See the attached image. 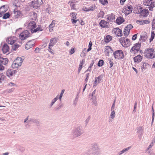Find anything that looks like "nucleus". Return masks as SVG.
Instances as JSON below:
<instances>
[{
  "instance_id": "obj_25",
  "label": "nucleus",
  "mask_w": 155,
  "mask_h": 155,
  "mask_svg": "<svg viewBox=\"0 0 155 155\" xmlns=\"http://www.w3.org/2000/svg\"><path fill=\"white\" fill-rule=\"evenodd\" d=\"M147 38V33L144 32L140 35V39L143 41H145Z\"/></svg>"
},
{
  "instance_id": "obj_41",
  "label": "nucleus",
  "mask_w": 155,
  "mask_h": 155,
  "mask_svg": "<svg viewBox=\"0 0 155 155\" xmlns=\"http://www.w3.org/2000/svg\"><path fill=\"white\" fill-rule=\"evenodd\" d=\"M104 13L103 11H101L99 14L97 15V18H103L104 16Z\"/></svg>"
},
{
  "instance_id": "obj_19",
  "label": "nucleus",
  "mask_w": 155,
  "mask_h": 155,
  "mask_svg": "<svg viewBox=\"0 0 155 155\" xmlns=\"http://www.w3.org/2000/svg\"><path fill=\"white\" fill-rule=\"evenodd\" d=\"M104 49L105 52L107 54V55L108 56L109 55V53L112 52L113 51L111 48L109 46L105 47Z\"/></svg>"
},
{
  "instance_id": "obj_28",
  "label": "nucleus",
  "mask_w": 155,
  "mask_h": 155,
  "mask_svg": "<svg viewBox=\"0 0 155 155\" xmlns=\"http://www.w3.org/2000/svg\"><path fill=\"white\" fill-rule=\"evenodd\" d=\"M30 6L35 8H37L39 7L37 4H36V1H33L31 2Z\"/></svg>"
},
{
  "instance_id": "obj_14",
  "label": "nucleus",
  "mask_w": 155,
  "mask_h": 155,
  "mask_svg": "<svg viewBox=\"0 0 155 155\" xmlns=\"http://www.w3.org/2000/svg\"><path fill=\"white\" fill-rule=\"evenodd\" d=\"M16 73V70H8L6 72V75L9 78L14 76Z\"/></svg>"
},
{
  "instance_id": "obj_26",
  "label": "nucleus",
  "mask_w": 155,
  "mask_h": 155,
  "mask_svg": "<svg viewBox=\"0 0 155 155\" xmlns=\"http://www.w3.org/2000/svg\"><path fill=\"white\" fill-rule=\"evenodd\" d=\"M107 22L105 21L101 20L100 22V26L103 28H108V26L106 24Z\"/></svg>"
},
{
  "instance_id": "obj_24",
  "label": "nucleus",
  "mask_w": 155,
  "mask_h": 155,
  "mask_svg": "<svg viewBox=\"0 0 155 155\" xmlns=\"http://www.w3.org/2000/svg\"><path fill=\"white\" fill-rule=\"evenodd\" d=\"M115 31L114 33L118 36H121L122 35V31L119 28H116L114 29Z\"/></svg>"
},
{
  "instance_id": "obj_17",
  "label": "nucleus",
  "mask_w": 155,
  "mask_h": 155,
  "mask_svg": "<svg viewBox=\"0 0 155 155\" xmlns=\"http://www.w3.org/2000/svg\"><path fill=\"white\" fill-rule=\"evenodd\" d=\"M9 46L6 44H4L2 46V51L4 54L8 52L9 51Z\"/></svg>"
},
{
  "instance_id": "obj_3",
  "label": "nucleus",
  "mask_w": 155,
  "mask_h": 155,
  "mask_svg": "<svg viewBox=\"0 0 155 155\" xmlns=\"http://www.w3.org/2000/svg\"><path fill=\"white\" fill-rule=\"evenodd\" d=\"M83 133V131L81 129V127L78 126L72 130V135L73 137L75 138L79 136Z\"/></svg>"
},
{
  "instance_id": "obj_34",
  "label": "nucleus",
  "mask_w": 155,
  "mask_h": 155,
  "mask_svg": "<svg viewBox=\"0 0 155 155\" xmlns=\"http://www.w3.org/2000/svg\"><path fill=\"white\" fill-rule=\"evenodd\" d=\"M43 30V29L41 28L39 26L36 29H35L31 31V33H33L34 32H36L38 31H41Z\"/></svg>"
},
{
  "instance_id": "obj_57",
  "label": "nucleus",
  "mask_w": 155,
  "mask_h": 155,
  "mask_svg": "<svg viewBox=\"0 0 155 155\" xmlns=\"http://www.w3.org/2000/svg\"><path fill=\"white\" fill-rule=\"evenodd\" d=\"M150 6L148 7L150 11H152L153 8L154 7V4H152L150 5Z\"/></svg>"
},
{
  "instance_id": "obj_9",
  "label": "nucleus",
  "mask_w": 155,
  "mask_h": 155,
  "mask_svg": "<svg viewBox=\"0 0 155 155\" xmlns=\"http://www.w3.org/2000/svg\"><path fill=\"white\" fill-rule=\"evenodd\" d=\"M142 8H140L138 10L139 12H140V15H141L144 17H146L148 15L149 11L147 9L142 10Z\"/></svg>"
},
{
  "instance_id": "obj_31",
  "label": "nucleus",
  "mask_w": 155,
  "mask_h": 155,
  "mask_svg": "<svg viewBox=\"0 0 155 155\" xmlns=\"http://www.w3.org/2000/svg\"><path fill=\"white\" fill-rule=\"evenodd\" d=\"M75 3L74 1H71L69 2L68 4H70L71 9H75Z\"/></svg>"
},
{
  "instance_id": "obj_27",
  "label": "nucleus",
  "mask_w": 155,
  "mask_h": 155,
  "mask_svg": "<svg viewBox=\"0 0 155 155\" xmlns=\"http://www.w3.org/2000/svg\"><path fill=\"white\" fill-rule=\"evenodd\" d=\"M23 59L21 57H18L15 60V62H16L18 63L19 65L21 66L22 62L23 61Z\"/></svg>"
},
{
  "instance_id": "obj_44",
  "label": "nucleus",
  "mask_w": 155,
  "mask_h": 155,
  "mask_svg": "<svg viewBox=\"0 0 155 155\" xmlns=\"http://www.w3.org/2000/svg\"><path fill=\"white\" fill-rule=\"evenodd\" d=\"M133 28V26L131 24H129L126 26L125 28L126 29H127L128 31H130V29Z\"/></svg>"
},
{
  "instance_id": "obj_30",
  "label": "nucleus",
  "mask_w": 155,
  "mask_h": 155,
  "mask_svg": "<svg viewBox=\"0 0 155 155\" xmlns=\"http://www.w3.org/2000/svg\"><path fill=\"white\" fill-rule=\"evenodd\" d=\"M14 16H15L16 18H18L20 16L21 12L18 10H15L14 12Z\"/></svg>"
},
{
  "instance_id": "obj_56",
  "label": "nucleus",
  "mask_w": 155,
  "mask_h": 155,
  "mask_svg": "<svg viewBox=\"0 0 155 155\" xmlns=\"http://www.w3.org/2000/svg\"><path fill=\"white\" fill-rule=\"evenodd\" d=\"M64 104H60L58 106V107L57 108L56 110H59L60 109H61L62 107L64 106Z\"/></svg>"
},
{
  "instance_id": "obj_64",
  "label": "nucleus",
  "mask_w": 155,
  "mask_h": 155,
  "mask_svg": "<svg viewBox=\"0 0 155 155\" xmlns=\"http://www.w3.org/2000/svg\"><path fill=\"white\" fill-rule=\"evenodd\" d=\"M137 34H137L134 35L132 37V39L133 40H135L137 38Z\"/></svg>"
},
{
  "instance_id": "obj_42",
  "label": "nucleus",
  "mask_w": 155,
  "mask_h": 155,
  "mask_svg": "<svg viewBox=\"0 0 155 155\" xmlns=\"http://www.w3.org/2000/svg\"><path fill=\"white\" fill-rule=\"evenodd\" d=\"M130 31H128L127 29H126V28H125L124 31V36H128L130 33Z\"/></svg>"
},
{
  "instance_id": "obj_1",
  "label": "nucleus",
  "mask_w": 155,
  "mask_h": 155,
  "mask_svg": "<svg viewBox=\"0 0 155 155\" xmlns=\"http://www.w3.org/2000/svg\"><path fill=\"white\" fill-rule=\"evenodd\" d=\"M90 151V155H98L100 153V148L97 144L93 143L91 145Z\"/></svg>"
},
{
  "instance_id": "obj_40",
  "label": "nucleus",
  "mask_w": 155,
  "mask_h": 155,
  "mask_svg": "<svg viewBox=\"0 0 155 155\" xmlns=\"http://www.w3.org/2000/svg\"><path fill=\"white\" fill-rule=\"evenodd\" d=\"M112 112H111L110 114V117L112 119H114V118L115 117V111L114 110H112Z\"/></svg>"
},
{
  "instance_id": "obj_22",
  "label": "nucleus",
  "mask_w": 155,
  "mask_h": 155,
  "mask_svg": "<svg viewBox=\"0 0 155 155\" xmlns=\"http://www.w3.org/2000/svg\"><path fill=\"white\" fill-rule=\"evenodd\" d=\"M143 3L144 5L149 6L152 4H154L153 2H152V0H144Z\"/></svg>"
},
{
  "instance_id": "obj_45",
  "label": "nucleus",
  "mask_w": 155,
  "mask_h": 155,
  "mask_svg": "<svg viewBox=\"0 0 155 155\" xmlns=\"http://www.w3.org/2000/svg\"><path fill=\"white\" fill-rule=\"evenodd\" d=\"M36 1V4H37L39 7L43 3V2L42 0H37Z\"/></svg>"
},
{
  "instance_id": "obj_54",
  "label": "nucleus",
  "mask_w": 155,
  "mask_h": 155,
  "mask_svg": "<svg viewBox=\"0 0 155 155\" xmlns=\"http://www.w3.org/2000/svg\"><path fill=\"white\" fill-rule=\"evenodd\" d=\"M124 11L125 12V14L127 15L130 13H131L132 12V10H125V9H124Z\"/></svg>"
},
{
  "instance_id": "obj_8",
  "label": "nucleus",
  "mask_w": 155,
  "mask_h": 155,
  "mask_svg": "<svg viewBox=\"0 0 155 155\" xmlns=\"http://www.w3.org/2000/svg\"><path fill=\"white\" fill-rule=\"evenodd\" d=\"M140 46V44L139 43L134 44V46H133L130 49V51L133 52L134 53L138 51H139Z\"/></svg>"
},
{
  "instance_id": "obj_58",
  "label": "nucleus",
  "mask_w": 155,
  "mask_h": 155,
  "mask_svg": "<svg viewBox=\"0 0 155 155\" xmlns=\"http://www.w3.org/2000/svg\"><path fill=\"white\" fill-rule=\"evenodd\" d=\"M115 100L114 101V102L113 103L112 106L111 107V110H114V109L115 107Z\"/></svg>"
},
{
  "instance_id": "obj_38",
  "label": "nucleus",
  "mask_w": 155,
  "mask_h": 155,
  "mask_svg": "<svg viewBox=\"0 0 155 155\" xmlns=\"http://www.w3.org/2000/svg\"><path fill=\"white\" fill-rule=\"evenodd\" d=\"M125 10H132L133 9L132 6L130 5H128L125 6V8H124Z\"/></svg>"
},
{
  "instance_id": "obj_21",
  "label": "nucleus",
  "mask_w": 155,
  "mask_h": 155,
  "mask_svg": "<svg viewBox=\"0 0 155 155\" xmlns=\"http://www.w3.org/2000/svg\"><path fill=\"white\" fill-rule=\"evenodd\" d=\"M124 21L123 18L121 17H118L116 19V21L118 25H120L123 23Z\"/></svg>"
},
{
  "instance_id": "obj_6",
  "label": "nucleus",
  "mask_w": 155,
  "mask_h": 155,
  "mask_svg": "<svg viewBox=\"0 0 155 155\" xmlns=\"http://www.w3.org/2000/svg\"><path fill=\"white\" fill-rule=\"evenodd\" d=\"M30 33L27 31L25 30L22 32L20 34L19 38L21 40H24L30 36Z\"/></svg>"
},
{
  "instance_id": "obj_43",
  "label": "nucleus",
  "mask_w": 155,
  "mask_h": 155,
  "mask_svg": "<svg viewBox=\"0 0 155 155\" xmlns=\"http://www.w3.org/2000/svg\"><path fill=\"white\" fill-rule=\"evenodd\" d=\"M95 8V6L94 5H92L88 8V12L90 11H93Z\"/></svg>"
},
{
  "instance_id": "obj_20",
  "label": "nucleus",
  "mask_w": 155,
  "mask_h": 155,
  "mask_svg": "<svg viewBox=\"0 0 155 155\" xmlns=\"http://www.w3.org/2000/svg\"><path fill=\"white\" fill-rule=\"evenodd\" d=\"M142 59V57L140 55H138L134 58V62L137 63L140 62Z\"/></svg>"
},
{
  "instance_id": "obj_50",
  "label": "nucleus",
  "mask_w": 155,
  "mask_h": 155,
  "mask_svg": "<svg viewBox=\"0 0 155 155\" xmlns=\"http://www.w3.org/2000/svg\"><path fill=\"white\" fill-rule=\"evenodd\" d=\"M147 65V64L143 63L142 66H141V69L142 71H143L146 69V68L145 67L146 66V65Z\"/></svg>"
},
{
  "instance_id": "obj_53",
  "label": "nucleus",
  "mask_w": 155,
  "mask_h": 155,
  "mask_svg": "<svg viewBox=\"0 0 155 155\" xmlns=\"http://www.w3.org/2000/svg\"><path fill=\"white\" fill-rule=\"evenodd\" d=\"M100 2L103 5H105L108 3L107 0H99Z\"/></svg>"
},
{
  "instance_id": "obj_61",
  "label": "nucleus",
  "mask_w": 155,
  "mask_h": 155,
  "mask_svg": "<svg viewBox=\"0 0 155 155\" xmlns=\"http://www.w3.org/2000/svg\"><path fill=\"white\" fill-rule=\"evenodd\" d=\"M2 65V64H0V71H3L5 69L4 67Z\"/></svg>"
},
{
  "instance_id": "obj_23",
  "label": "nucleus",
  "mask_w": 155,
  "mask_h": 155,
  "mask_svg": "<svg viewBox=\"0 0 155 155\" xmlns=\"http://www.w3.org/2000/svg\"><path fill=\"white\" fill-rule=\"evenodd\" d=\"M28 122L29 123H32L35 124L37 125L39 124L40 122L37 120L33 118H30L28 121Z\"/></svg>"
},
{
  "instance_id": "obj_2",
  "label": "nucleus",
  "mask_w": 155,
  "mask_h": 155,
  "mask_svg": "<svg viewBox=\"0 0 155 155\" xmlns=\"http://www.w3.org/2000/svg\"><path fill=\"white\" fill-rule=\"evenodd\" d=\"M155 51L153 49L149 48L146 49L144 52V56L148 58L152 59L155 57Z\"/></svg>"
},
{
  "instance_id": "obj_49",
  "label": "nucleus",
  "mask_w": 155,
  "mask_h": 155,
  "mask_svg": "<svg viewBox=\"0 0 155 155\" xmlns=\"http://www.w3.org/2000/svg\"><path fill=\"white\" fill-rule=\"evenodd\" d=\"M104 61L103 60H100L99 61V62L98 63V64H97L98 66L99 67L102 66L104 64Z\"/></svg>"
},
{
  "instance_id": "obj_29",
  "label": "nucleus",
  "mask_w": 155,
  "mask_h": 155,
  "mask_svg": "<svg viewBox=\"0 0 155 155\" xmlns=\"http://www.w3.org/2000/svg\"><path fill=\"white\" fill-rule=\"evenodd\" d=\"M30 41H28L25 45V48L26 49L28 50L33 47L34 44H31Z\"/></svg>"
},
{
  "instance_id": "obj_7",
  "label": "nucleus",
  "mask_w": 155,
  "mask_h": 155,
  "mask_svg": "<svg viewBox=\"0 0 155 155\" xmlns=\"http://www.w3.org/2000/svg\"><path fill=\"white\" fill-rule=\"evenodd\" d=\"M95 91L96 90H95L92 92V94L89 95V97L91 98V100L92 104L95 106H96L97 105V101L96 96L95 95Z\"/></svg>"
},
{
  "instance_id": "obj_16",
  "label": "nucleus",
  "mask_w": 155,
  "mask_h": 155,
  "mask_svg": "<svg viewBox=\"0 0 155 155\" xmlns=\"http://www.w3.org/2000/svg\"><path fill=\"white\" fill-rule=\"evenodd\" d=\"M8 60L6 58L0 57V64L4 65H6L8 63Z\"/></svg>"
},
{
  "instance_id": "obj_33",
  "label": "nucleus",
  "mask_w": 155,
  "mask_h": 155,
  "mask_svg": "<svg viewBox=\"0 0 155 155\" xmlns=\"http://www.w3.org/2000/svg\"><path fill=\"white\" fill-rule=\"evenodd\" d=\"M112 37L109 35H107L104 39L105 41L106 42H108L112 40Z\"/></svg>"
},
{
  "instance_id": "obj_47",
  "label": "nucleus",
  "mask_w": 155,
  "mask_h": 155,
  "mask_svg": "<svg viewBox=\"0 0 155 155\" xmlns=\"http://www.w3.org/2000/svg\"><path fill=\"white\" fill-rule=\"evenodd\" d=\"M20 45L18 44H15L12 46V48L15 51L20 46Z\"/></svg>"
},
{
  "instance_id": "obj_63",
  "label": "nucleus",
  "mask_w": 155,
  "mask_h": 155,
  "mask_svg": "<svg viewBox=\"0 0 155 155\" xmlns=\"http://www.w3.org/2000/svg\"><path fill=\"white\" fill-rule=\"evenodd\" d=\"M14 90V89L12 88L10 89H8L6 91L8 93H10L12 92Z\"/></svg>"
},
{
  "instance_id": "obj_13",
  "label": "nucleus",
  "mask_w": 155,
  "mask_h": 155,
  "mask_svg": "<svg viewBox=\"0 0 155 155\" xmlns=\"http://www.w3.org/2000/svg\"><path fill=\"white\" fill-rule=\"evenodd\" d=\"M28 27L31 32V31L33 30V29L36 27V24L34 21H31L28 24Z\"/></svg>"
},
{
  "instance_id": "obj_46",
  "label": "nucleus",
  "mask_w": 155,
  "mask_h": 155,
  "mask_svg": "<svg viewBox=\"0 0 155 155\" xmlns=\"http://www.w3.org/2000/svg\"><path fill=\"white\" fill-rule=\"evenodd\" d=\"M4 76L3 73L0 72V83L2 82L4 80Z\"/></svg>"
},
{
  "instance_id": "obj_52",
  "label": "nucleus",
  "mask_w": 155,
  "mask_h": 155,
  "mask_svg": "<svg viewBox=\"0 0 155 155\" xmlns=\"http://www.w3.org/2000/svg\"><path fill=\"white\" fill-rule=\"evenodd\" d=\"M92 45V43L91 41H90L88 45V52L89 51H91V47Z\"/></svg>"
},
{
  "instance_id": "obj_32",
  "label": "nucleus",
  "mask_w": 155,
  "mask_h": 155,
  "mask_svg": "<svg viewBox=\"0 0 155 155\" xmlns=\"http://www.w3.org/2000/svg\"><path fill=\"white\" fill-rule=\"evenodd\" d=\"M21 66L19 65V64L16 62H15L14 61L12 65V67L13 68H18L19 67Z\"/></svg>"
},
{
  "instance_id": "obj_4",
  "label": "nucleus",
  "mask_w": 155,
  "mask_h": 155,
  "mask_svg": "<svg viewBox=\"0 0 155 155\" xmlns=\"http://www.w3.org/2000/svg\"><path fill=\"white\" fill-rule=\"evenodd\" d=\"M114 57L115 59L120 60L123 59L124 54L121 50H118L114 51L113 53Z\"/></svg>"
},
{
  "instance_id": "obj_60",
  "label": "nucleus",
  "mask_w": 155,
  "mask_h": 155,
  "mask_svg": "<svg viewBox=\"0 0 155 155\" xmlns=\"http://www.w3.org/2000/svg\"><path fill=\"white\" fill-rule=\"evenodd\" d=\"M142 22L143 23V25L145 24H149L150 23V21H148L147 20H144L142 21Z\"/></svg>"
},
{
  "instance_id": "obj_18",
  "label": "nucleus",
  "mask_w": 155,
  "mask_h": 155,
  "mask_svg": "<svg viewBox=\"0 0 155 155\" xmlns=\"http://www.w3.org/2000/svg\"><path fill=\"white\" fill-rule=\"evenodd\" d=\"M57 42V40L56 38H52L50 40V42L49 45V48L53 47Z\"/></svg>"
},
{
  "instance_id": "obj_12",
  "label": "nucleus",
  "mask_w": 155,
  "mask_h": 155,
  "mask_svg": "<svg viewBox=\"0 0 155 155\" xmlns=\"http://www.w3.org/2000/svg\"><path fill=\"white\" fill-rule=\"evenodd\" d=\"M103 76L102 75H101L95 78V80L94 82L93 87L96 86V85L102 80Z\"/></svg>"
},
{
  "instance_id": "obj_51",
  "label": "nucleus",
  "mask_w": 155,
  "mask_h": 155,
  "mask_svg": "<svg viewBox=\"0 0 155 155\" xmlns=\"http://www.w3.org/2000/svg\"><path fill=\"white\" fill-rule=\"evenodd\" d=\"M112 60H111V59H110V58H108V61L109 62V63L110 64V68H111L113 66V62Z\"/></svg>"
},
{
  "instance_id": "obj_37",
  "label": "nucleus",
  "mask_w": 155,
  "mask_h": 155,
  "mask_svg": "<svg viewBox=\"0 0 155 155\" xmlns=\"http://www.w3.org/2000/svg\"><path fill=\"white\" fill-rule=\"evenodd\" d=\"M65 91V90L63 89L61 90V92L60 94L59 97H58V99L60 101H61V98L62 97L63 94L64 93Z\"/></svg>"
},
{
  "instance_id": "obj_39",
  "label": "nucleus",
  "mask_w": 155,
  "mask_h": 155,
  "mask_svg": "<svg viewBox=\"0 0 155 155\" xmlns=\"http://www.w3.org/2000/svg\"><path fill=\"white\" fill-rule=\"evenodd\" d=\"M131 148V147H129L127 148H126L120 151L121 153H122V154L124 153L125 152L129 150Z\"/></svg>"
},
{
  "instance_id": "obj_5",
  "label": "nucleus",
  "mask_w": 155,
  "mask_h": 155,
  "mask_svg": "<svg viewBox=\"0 0 155 155\" xmlns=\"http://www.w3.org/2000/svg\"><path fill=\"white\" fill-rule=\"evenodd\" d=\"M120 41L122 46L124 47H128L130 44V40L125 37L120 38Z\"/></svg>"
},
{
  "instance_id": "obj_15",
  "label": "nucleus",
  "mask_w": 155,
  "mask_h": 155,
  "mask_svg": "<svg viewBox=\"0 0 155 155\" xmlns=\"http://www.w3.org/2000/svg\"><path fill=\"white\" fill-rule=\"evenodd\" d=\"M137 129L139 137L140 139H141L143 133V129L142 127L140 126L137 127Z\"/></svg>"
},
{
  "instance_id": "obj_55",
  "label": "nucleus",
  "mask_w": 155,
  "mask_h": 155,
  "mask_svg": "<svg viewBox=\"0 0 155 155\" xmlns=\"http://www.w3.org/2000/svg\"><path fill=\"white\" fill-rule=\"evenodd\" d=\"M152 111H153V113H152V124L153 123L154 120V116H155L154 111V110H153V107H152Z\"/></svg>"
},
{
  "instance_id": "obj_59",
  "label": "nucleus",
  "mask_w": 155,
  "mask_h": 155,
  "mask_svg": "<svg viewBox=\"0 0 155 155\" xmlns=\"http://www.w3.org/2000/svg\"><path fill=\"white\" fill-rule=\"evenodd\" d=\"M114 19V16L113 15H111V16H108L107 17V19L108 20H113Z\"/></svg>"
},
{
  "instance_id": "obj_11",
  "label": "nucleus",
  "mask_w": 155,
  "mask_h": 155,
  "mask_svg": "<svg viewBox=\"0 0 155 155\" xmlns=\"http://www.w3.org/2000/svg\"><path fill=\"white\" fill-rule=\"evenodd\" d=\"M8 8V7L6 5H3L0 8V15L1 16L7 11Z\"/></svg>"
},
{
  "instance_id": "obj_36",
  "label": "nucleus",
  "mask_w": 155,
  "mask_h": 155,
  "mask_svg": "<svg viewBox=\"0 0 155 155\" xmlns=\"http://www.w3.org/2000/svg\"><path fill=\"white\" fill-rule=\"evenodd\" d=\"M3 16L2 18L3 19H6L9 18L10 16V14L9 12H7L6 13H4L3 15Z\"/></svg>"
},
{
  "instance_id": "obj_10",
  "label": "nucleus",
  "mask_w": 155,
  "mask_h": 155,
  "mask_svg": "<svg viewBox=\"0 0 155 155\" xmlns=\"http://www.w3.org/2000/svg\"><path fill=\"white\" fill-rule=\"evenodd\" d=\"M17 41V38L15 37H10L6 40V42L11 45L15 43Z\"/></svg>"
},
{
  "instance_id": "obj_48",
  "label": "nucleus",
  "mask_w": 155,
  "mask_h": 155,
  "mask_svg": "<svg viewBox=\"0 0 155 155\" xmlns=\"http://www.w3.org/2000/svg\"><path fill=\"white\" fill-rule=\"evenodd\" d=\"M152 23V29L153 30H155V19H153Z\"/></svg>"
},
{
  "instance_id": "obj_35",
  "label": "nucleus",
  "mask_w": 155,
  "mask_h": 155,
  "mask_svg": "<svg viewBox=\"0 0 155 155\" xmlns=\"http://www.w3.org/2000/svg\"><path fill=\"white\" fill-rule=\"evenodd\" d=\"M58 99V95L56 97L54 98L51 101V104H50V107H51L54 104L55 102L57 101Z\"/></svg>"
},
{
  "instance_id": "obj_62",
  "label": "nucleus",
  "mask_w": 155,
  "mask_h": 155,
  "mask_svg": "<svg viewBox=\"0 0 155 155\" xmlns=\"http://www.w3.org/2000/svg\"><path fill=\"white\" fill-rule=\"evenodd\" d=\"M84 51H86V50H84L81 53V57H84L85 56V53H84Z\"/></svg>"
}]
</instances>
